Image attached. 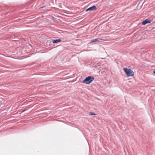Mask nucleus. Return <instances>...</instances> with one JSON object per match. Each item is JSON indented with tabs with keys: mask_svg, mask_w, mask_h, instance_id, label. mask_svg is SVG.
<instances>
[{
	"mask_svg": "<svg viewBox=\"0 0 155 155\" xmlns=\"http://www.w3.org/2000/svg\"><path fill=\"white\" fill-rule=\"evenodd\" d=\"M61 41V40L60 39L55 40L53 41V43H57L58 42H59Z\"/></svg>",
	"mask_w": 155,
	"mask_h": 155,
	"instance_id": "5",
	"label": "nucleus"
},
{
	"mask_svg": "<svg viewBox=\"0 0 155 155\" xmlns=\"http://www.w3.org/2000/svg\"><path fill=\"white\" fill-rule=\"evenodd\" d=\"M123 70L127 77H132L134 75L133 71L130 69L125 68H123Z\"/></svg>",
	"mask_w": 155,
	"mask_h": 155,
	"instance_id": "1",
	"label": "nucleus"
},
{
	"mask_svg": "<svg viewBox=\"0 0 155 155\" xmlns=\"http://www.w3.org/2000/svg\"><path fill=\"white\" fill-rule=\"evenodd\" d=\"M100 40H102V39H100Z\"/></svg>",
	"mask_w": 155,
	"mask_h": 155,
	"instance_id": "10",
	"label": "nucleus"
},
{
	"mask_svg": "<svg viewBox=\"0 0 155 155\" xmlns=\"http://www.w3.org/2000/svg\"><path fill=\"white\" fill-rule=\"evenodd\" d=\"M151 20L150 19H146L143 21L142 22V25H145L147 23H150L151 22Z\"/></svg>",
	"mask_w": 155,
	"mask_h": 155,
	"instance_id": "3",
	"label": "nucleus"
},
{
	"mask_svg": "<svg viewBox=\"0 0 155 155\" xmlns=\"http://www.w3.org/2000/svg\"><path fill=\"white\" fill-rule=\"evenodd\" d=\"M96 10V8L95 6H93L91 7L88 8L86 10V11H87L89 10L90 11H93V10Z\"/></svg>",
	"mask_w": 155,
	"mask_h": 155,
	"instance_id": "4",
	"label": "nucleus"
},
{
	"mask_svg": "<svg viewBox=\"0 0 155 155\" xmlns=\"http://www.w3.org/2000/svg\"><path fill=\"white\" fill-rule=\"evenodd\" d=\"M99 41V40L97 39H93L91 40V42H97V41Z\"/></svg>",
	"mask_w": 155,
	"mask_h": 155,
	"instance_id": "6",
	"label": "nucleus"
},
{
	"mask_svg": "<svg viewBox=\"0 0 155 155\" xmlns=\"http://www.w3.org/2000/svg\"><path fill=\"white\" fill-rule=\"evenodd\" d=\"M94 79V78L92 76H88L85 78L82 82L86 84H89L93 81Z\"/></svg>",
	"mask_w": 155,
	"mask_h": 155,
	"instance_id": "2",
	"label": "nucleus"
},
{
	"mask_svg": "<svg viewBox=\"0 0 155 155\" xmlns=\"http://www.w3.org/2000/svg\"><path fill=\"white\" fill-rule=\"evenodd\" d=\"M90 114L91 115H94L95 114L94 113L90 112Z\"/></svg>",
	"mask_w": 155,
	"mask_h": 155,
	"instance_id": "7",
	"label": "nucleus"
},
{
	"mask_svg": "<svg viewBox=\"0 0 155 155\" xmlns=\"http://www.w3.org/2000/svg\"><path fill=\"white\" fill-rule=\"evenodd\" d=\"M153 73L155 74V71H153Z\"/></svg>",
	"mask_w": 155,
	"mask_h": 155,
	"instance_id": "8",
	"label": "nucleus"
},
{
	"mask_svg": "<svg viewBox=\"0 0 155 155\" xmlns=\"http://www.w3.org/2000/svg\"><path fill=\"white\" fill-rule=\"evenodd\" d=\"M24 110H23L21 112H24Z\"/></svg>",
	"mask_w": 155,
	"mask_h": 155,
	"instance_id": "9",
	"label": "nucleus"
}]
</instances>
